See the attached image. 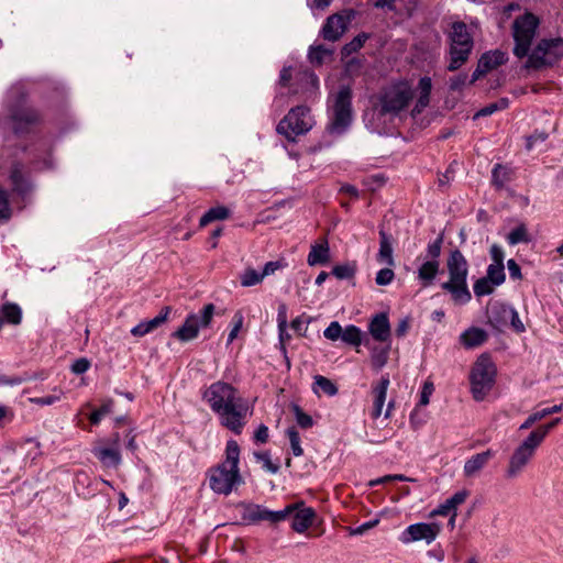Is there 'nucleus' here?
<instances>
[{
    "label": "nucleus",
    "instance_id": "22",
    "mask_svg": "<svg viewBox=\"0 0 563 563\" xmlns=\"http://www.w3.org/2000/svg\"><path fill=\"white\" fill-rule=\"evenodd\" d=\"M432 89V82L429 77H422L418 84L419 96L415 107L412 108L410 115L417 117L420 114L430 102V95Z\"/></svg>",
    "mask_w": 563,
    "mask_h": 563
},
{
    "label": "nucleus",
    "instance_id": "62",
    "mask_svg": "<svg viewBox=\"0 0 563 563\" xmlns=\"http://www.w3.org/2000/svg\"><path fill=\"white\" fill-rule=\"evenodd\" d=\"M490 257H492V261H493L492 264H494V265H504L505 254H504V250L499 245L494 244L490 247Z\"/></svg>",
    "mask_w": 563,
    "mask_h": 563
},
{
    "label": "nucleus",
    "instance_id": "57",
    "mask_svg": "<svg viewBox=\"0 0 563 563\" xmlns=\"http://www.w3.org/2000/svg\"><path fill=\"white\" fill-rule=\"evenodd\" d=\"M308 319H305L303 316H299L291 321L290 327L299 335H305L308 329Z\"/></svg>",
    "mask_w": 563,
    "mask_h": 563
},
{
    "label": "nucleus",
    "instance_id": "9",
    "mask_svg": "<svg viewBox=\"0 0 563 563\" xmlns=\"http://www.w3.org/2000/svg\"><path fill=\"white\" fill-rule=\"evenodd\" d=\"M216 312L213 303H207L198 313L187 316L184 324L173 333V336L181 342H188L198 336L200 329H206L211 324Z\"/></svg>",
    "mask_w": 563,
    "mask_h": 563
},
{
    "label": "nucleus",
    "instance_id": "38",
    "mask_svg": "<svg viewBox=\"0 0 563 563\" xmlns=\"http://www.w3.org/2000/svg\"><path fill=\"white\" fill-rule=\"evenodd\" d=\"M342 341L358 346L362 342V332L355 325H349L342 331Z\"/></svg>",
    "mask_w": 563,
    "mask_h": 563
},
{
    "label": "nucleus",
    "instance_id": "64",
    "mask_svg": "<svg viewBox=\"0 0 563 563\" xmlns=\"http://www.w3.org/2000/svg\"><path fill=\"white\" fill-rule=\"evenodd\" d=\"M90 367V362L87 358H78L71 365V371L75 374H84L87 372Z\"/></svg>",
    "mask_w": 563,
    "mask_h": 563
},
{
    "label": "nucleus",
    "instance_id": "2",
    "mask_svg": "<svg viewBox=\"0 0 563 563\" xmlns=\"http://www.w3.org/2000/svg\"><path fill=\"white\" fill-rule=\"evenodd\" d=\"M449 280L441 288L451 295L456 305H465L472 299L467 287L468 263L460 250H452L446 258Z\"/></svg>",
    "mask_w": 563,
    "mask_h": 563
},
{
    "label": "nucleus",
    "instance_id": "14",
    "mask_svg": "<svg viewBox=\"0 0 563 563\" xmlns=\"http://www.w3.org/2000/svg\"><path fill=\"white\" fill-rule=\"evenodd\" d=\"M239 397L238 390L232 385L221 380L211 384L203 393V399L213 412L219 411Z\"/></svg>",
    "mask_w": 563,
    "mask_h": 563
},
{
    "label": "nucleus",
    "instance_id": "20",
    "mask_svg": "<svg viewBox=\"0 0 563 563\" xmlns=\"http://www.w3.org/2000/svg\"><path fill=\"white\" fill-rule=\"evenodd\" d=\"M371 335L379 342L388 341L390 336V324L386 313H378L373 317L368 327Z\"/></svg>",
    "mask_w": 563,
    "mask_h": 563
},
{
    "label": "nucleus",
    "instance_id": "3",
    "mask_svg": "<svg viewBox=\"0 0 563 563\" xmlns=\"http://www.w3.org/2000/svg\"><path fill=\"white\" fill-rule=\"evenodd\" d=\"M353 119L352 92L349 87H341L330 97V120L327 130L330 134L341 135Z\"/></svg>",
    "mask_w": 563,
    "mask_h": 563
},
{
    "label": "nucleus",
    "instance_id": "61",
    "mask_svg": "<svg viewBox=\"0 0 563 563\" xmlns=\"http://www.w3.org/2000/svg\"><path fill=\"white\" fill-rule=\"evenodd\" d=\"M453 512H456L453 507L450 505V503L448 501V499L439 505L435 509H433L430 514V517H435V516H448V515H452Z\"/></svg>",
    "mask_w": 563,
    "mask_h": 563
},
{
    "label": "nucleus",
    "instance_id": "52",
    "mask_svg": "<svg viewBox=\"0 0 563 563\" xmlns=\"http://www.w3.org/2000/svg\"><path fill=\"white\" fill-rule=\"evenodd\" d=\"M277 324H278L279 340L282 343H284L285 328H287V306L285 303H282L278 307Z\"/></svg>",
    "mask_w": 563,
    "mask_h": 563
},
{
    "label": "nucleus",
    "instance_id": "24",
    "mask_svg": "<svg viewBox=\"0 0 563 563\" xmlns=\"http://www.w3.org/2000/svg\"><path fill=\"white\" fill-rule=\"evenodd\" d=\"M330 261V249L327 240L311 245L307 262L310 266L327 264Z\"/></svg>",
    "mask_w": 563,
    "mask_h": 563
},
{
    "label": "nucleus",
    "instance_id": "25",
    "mask_svg": "<svg viewBox=\"0 0 563 563\" xmlns=\"http://www.w3.org/2000/svg\"><path fill=\"white\" fill-rule=\"evenodd\" d=\"M487 338L488 335L483 329L473 327L464 331L460 340L466 349H474L482 345Z\"/></svg>",
    "mask_w": 563,
    "mask_h": 563
},
{
    "label": "nucleus",
    "instance_id": "45",
    "mask_svg": "<svg viewBox=\"0 0 563 563\" xmlns=\"http://www.w3.org/2000/svg\"><path fill=\"white\" fill-rule=\"evenodd\" d=\"M356 268L354 264L336 265L332 269V274L338 279H349L355 275Z\"/></svg>",
    "mask_w": 563,
    "mask_h": 563
},
{
    "label": "nucleus",
    "instance_id": "7",
    "mask_svg": "<svg viewBox=\"0 0 563 563\" xmlns=\"http://www.w3.org/2000/svg\"><path fill=\"white\" fill-rule=\"evenodd\" d=\"M473 48V40L467 27L462 22L452 25L450 64L448 69L454 71L459 69L467 59Z\"/></svg>",
    "mask_w": 563,
    "mask_h": 563
},
{
    "label": "nucleus",
    "instance_id": "11",
    "mask_svg": "<svg viewBox=\"0 0 563 563\" xmlns=\"http://www.w3.org/2000/svg\"><path fill=\"white\" fill-rule=\"evenodd\" d=\"M538 20L533 14H525L515 20L514 38L516 42L514 54L521 58L528 54L531 42L536 35Z\"/></svg>",
    "mask_w": 563,
    "mask_h": 563
},
{
    "label": "nucleus",
    "instance_id": "34",
    "mask_svg": "<svg viewBox=\"0 0 563 563\" xmlns=\"http://www.w3.org/2000/svg\"><path fill=\"white\" fill-rule=\"evenodd\" d=\"M229 217V210L223 207H214L208 210L199 221L200 227H206L207 224L216 221V220H224Z\"/></svg>",
    "mask_w": 563,
    "mask_h": 563
},
{
    "label": "nucleus",
    "instance_id": "16",
    "mask_svg": "<svg viewBox=\"0 0 563 563\" xmlns=\"http://www.w3.org/2000/svg\"><path fill=\"white\" fill-rule=\"evenodd\" d=\"M352 18V11L334 13L328 16L321 30L322 37L330 42L340 40L347 30V24L351 22Z\"/></svg>",
    "mask_w": 563,
    "mask_h": 563
},
{
    "label": "nucleus",
    "instance_id": "63",
    "mask_svg": "<svg viewBox=\"0 0 563 563\" xmlns=\"http://www.w3.org/2000/svg\"><path fill=\"white\" fill-rule=\"evenodd\" d=\"M467 82V75L460 74L450 80V89L453 91L461 90Z\"/></svg>",
    "mask_w": 563,
    "mask_h": 563
},
{
    "label": "nucleus",
    "instance_id": "6",
    "mask_svg": "<svg viewBox=\"0 0 563 563\" xmlns=\"http://www.w3.org/2000/svg\"><path fill=\"white\" fill-rule=\"evenodd\" d=\"M314 124L310 109L298 106L289 110L285 118L278 123L277 132L289 141L309 132Z\"/></svg>",
    "mask_w": 563,
    "mask_h": 563
},
{
    "label": "nucleus",
    "instance_id": "26",
    "mask_svg": "<svg viewBox=\"0 0 563 563\" xmlns=\"http://www.w3.org/2000/svg\"><path fill=\"white\" fill-rule=\"evenodd\" d=\"M269 509L261 505H245L243 507L242 518L249 523H256L268 520Z\"/></svg>",
    "mask_w": 563,
    "mask_h": 563
},
{
    "label": "nucleus",
    "instance_id": "54",
    "mask_svg": "<svg viewBox=\"0 0 563 563\" xmlns=\"http://www.w3.org/2000/svg\"><path fill=\"white\" fill-rule=\"evenodd\" d=\"M287 266V263L284 258L277 260V261H271L267 262L264 265V268L262 271L264 278L271 275H274L278 269H283Z\"/></svg>",
    "mask_w": 563,
    "mask_h": 563
},
{
    "label": "nucleus",
    "instance_id": "30",
    "mask_svg": "<svg viewBox=\"0 0 563 563\" xmlns=\"http://www.w3.org/2000/svg\"><path fill=\"white\" fill-rule=\"evenodd\" d=\"M506 310H514V308L507 305L493 306L488 316L489 322L498 329L507 325L510 318L506 314Z\"/></svg>",
    "mask_w": 563,
    "mask_h": 563
},
{
    "label": "nucleus",
    "instance_id": "1",
    "mask_svg": "<svg viewBox=\"0 0 563 563\" xmlns=\"http://www.w3.org/2000/svg\"><path fill=\"white\" fill-rule=\"evenodd\" d=\"M240 448L236 441L230 440L225 448V459L209 471L210 488L221 495H229L243 479L239 468Z\"/></svg>",
    "mask_w": 563,
    "mask_h": 563
},
{
    "label": "nucleus",
    "instance_id": "46",
    "mask_svg": "<svg viewBox=\"0 0 563 563\" xmlns=\"http://www.w3.org/2000/svg\"><path fill=\"white\" fill-rule=\"evenodd\" d=\"M112 408H113V400L108 399L107 401H104L99 409L95 410L90 415L89 419H90L91 423L98 424L104 416L109 415L112 411Z\"/></svg>",
    "mask_w": 563,
    "mask_h": 563
},
{
    "label": "nucleus",
    "instance_id": "8",
    "mask_svg": "<svg viewBox=\"0 0 563 563\" xmlns=\"http://www.w3.org/2000/svg\"><path fill=\"white\" fill-rule=\"evenodd\" d=\"M540 444L530 435H528L510 454L505 477L507 479H516L519 477L532 461Z\"/></svg>",
    "mask_w": 563,
    "mask_h": 563
},
{
    "label": "nucleus",
    "instance_id": "60",
    "mask_svg": "<svg viewBox=\"0 0 563 563\" xmlns=\"http://www.w3.org/2000/svg\"><path fill=\"white\" fill-rule=\"evenodd\" d=\"M468 496V492L463 489L460 492H456L452 497L448 498V501L453 507V509L456 511V508L462 505Z\"/></svg>",
    "mask_w": 563,
    "mask_h": 563
},
{
    "label": "nucleus",
    "instance_id": "40",
    "mask_svg": "<svg viewBox=\"0 0 563 563\" xmlns=\"http://www.w3.org/2000/svg\"><path fill=\"white\" fill-rule=\"evenodd\" d=\"M561 419L560 418H555L553 419L551 422L547 423V424H543V426H540L539 428H537L536 430L531 431L530 432V437L533 438L540 445L542 444V442L544 441L545 437L548 435V433L555 427L560 423Z\"/></svg>",
    "mask_w": 563,
    "mask_h": 563
},
{
    "label": "nucleus",
    "instance_id": "32",
    "mask_svg": "<svg viewBox=\"0 0 563 563\" xmlns=\"http://www.w3.org/2000/svg\"><path fill=\"white\" fill-rule=\"evenodd\" d=\"M1 317L3 322L19 324L22 319L21 308L16 303L7 302L1 307Z\"/></svg>",
    "mask_w": 563,
    "mask_h": 563
},
{
    "label": "nucleus",
    "instance_id": "18",
    "mask_svg": "<svg viewBox=\"0 0 563 563\" xmlns=\"http://www.w3.org/2000/svg\"><path fill=\"white\" fill-rule=\"evenodd\" d=\"M296 510L290 516L292 518L291 528L298 532H305L316 519V511L311 507H307L303 501L294 503Z\"/></svg>",
    "mask_w": 563,
    "mask_h": 563
},
{
    "label": "nucleus",
    "instance_id": "53",
    "mask_svg": "<svg viewBox=\"0 0 563 563\" xmlns=\"http://www.w3.org/2000/svg\"><path fill=\"white\" fill-rule=\"evenodd\" d=\"M442 243L443 235L441 234L433 242L428 244L427 254L428 257L430 258L429 261H438L441 254Z\"/></svg>",
    "mask_w": 563,
    "mask_h": 563
},
{
    "label": "nucleus",
    "instance_id": "28",
    "mask_svg": "<svg viewBox=\"0 0 563 563\" xmlns=\"http://www.w3.org/2000/svg\"><path fill=\"white\" fill-rule=\"evenodd\" d=\"M508 60L507 53L495 49L492 52H487L483 54L479 58V62H484L485 68L487 71H490L501 65H504Z\"/></svg>",
    "mask_w": 563,
    "mask_h": 563
},
{
    "label": "nucleus",
    "instance_id": "58",
    "mask_svg": "<svg viewBox=\"0 0 563 563\" xmlns=\"http://www.w3.org/2000/svg\"><path fill=\"white\" fill-rule=\"evenodd\" d=\"M506 314L510 318L508 323L511 324L512 329L516 332H523L525 331V325L521 322V320L519 318V314H518V312L515 309L514 310H506Z\"/></svg>",
    "mask_w": 563,
    "mask_h": 563
},
{
    "label": "nucleus",
    "instance_id": "51",
    "mask_svg": "<svg viewBox=\"0 0 563 563\" xmlns=\"http://www.w3.org/2000/svg\"><path fill=\"white\" fill-rule=\"evenodd\" d=\"M255 459L263 463V468L267 472L276 474L279 471V466L272 462L268 452H256L254 453Z\"/></svg>",
    "mask_w": 563,
    "mask_h": 563
},
{
    "label": "nucleus",
    "instance_id": "17",
    "mask_svg": "<svg viewBox=\"0 0 563 563\" xmlns=\"http://www.w3.org/2000/svg\"><path fill=\"white\" fill-rule=\"evenodd\" d=\"M119 442V434L115 433L113 439L109 441L110 446H95L92 453L104 466H118L121 463Z\"/></svg>",
    "mask_w": 563,
    "mask_h": 563
},
{
    "label": "nucleus",
    "instance_id": "44",
    "mask_svg": "<svg viewBox=\"0 0 563 563\" xmlns=\"http://www.w3.org/2000/svg\"><path fill=\"white\" fill-rule=\"evenodd\" d=\"M496 285H493L492 280L488 279L486 276L483 277V278H479L475 284H474V294L477 296V297H482V296H486V295H489L494 291V287Z\"/></svg>",
    "mask_w": 563,
    "mask_h": 563
},
{
    "label": "nucleus",
    "instance_id": "35",
    "mask_svg": "<svg viewBox=\"0 0 563 563\" xmlns=\"http://www.w3.org/2000/svg\"><path fill=\"white\" fill-rule=\"evenodd\" d=\"M10 178L14 189L20 194H26L30 190V185L24 180L22 175V167L20 165H14L12 167Z\"/></svg>",
    "mask_w": 563,
    "mask_h": 563
},
{
    "label": "nucleus",
    "instance_id": "27",
    "mask_svg": "<svg viewBox=\"0 0 563 563\" xmlns=\"http://www.w3.org/2000/svg\"><path fill=\"white\" fill-rule=\"evenodd\" d=\"M380 242L377 260L389 266L394 265L393 246L389 236L383 230L379 231Z\"/></svg>",
    "mask_w": 563,
    "mask_h": 563
},
{
    "label": "nucleus",
    "instance_id": "15",
    "mask_svg": "<svg viewBox=\"0 0 563 563\" xmlns=\"http://www.w3.org/2000/svg\"><path fill=\"white\" fill-rule=\"evenodd\" d=\"M441 526L435 522H418L408 526L399 536V541L404 544L424 541L427 544L432 543L439 533Z\"/></svg>",
    "mask_w": 563,
    "mask_h": 563
},
{
    "label": "nucleus",
    "instance_id": "56",
    "mask_svg": "<svg viewBox=\"0 0 563 563\" xmlns=\"http://www.w3.org/2000/svg\"><path fill=\"white\" fill-rule=\"evenodd\" d=\"M395 277L394 272L390 268H383L376 275V284L379 286H386L393 282Z\"/></svg>",
    "mask_w": 563,
    "mask_h": 563
},
{
    "label": "nucleus",
    "instance_id": "37",
    "mask_svg": "<svg viewBox=\"0 0 563 563\" xmlns=\"http://www.w3.org/2000/svg\"><path fill=\"white\" fill-rule=\"evenodd\" d=\"M389 347L372 349L371 363L378 371L384 367L388 361Z\"/></svg>",
    "mask_w": 563,
    "mask_h": 563
},
{
    "label": "nucleus",
    "instance_id": "5",
    "mask_svg": "<svg viewBox=\"0 0 563 563\" xmlns=\"http://www.w3.org/2000/svg\"><path fill=\"white\" fill-rule=\"evenodd\" d=\"M496 376V367L486 354H482L474 363L471 374V390L475 400H483L492 390Z\"/></svg>",
    "mask_w": 563,
    "mask_h": 563
},
{
    "label": "nucleus",
    "instance_id": "47",
    "mask_svg": "<svg viewBox=\"0 0 563 563\" xmlns=\"http://www.w3.org/2000/svg\"><path fill=\"white\" fill-rule=\"evenodd\" d=\"M508 178L509 177L507 168L501 166L500 164H497L492 172L493 184L497 188H501L508 180Z\"/></svg>",
    "mask_w": 563,
    "mask_h": 563
},
{
    "label": "nucleus",
    "instance_id": "29",
    "mask_svg": "<svg viewBox=\"0 0 563 563\" xmlns=\"http://www.w3.org/2000/svg\"><path fill=\"white\" fill-rule=\"evenodd\" d=\"M440 268L439 261H427L418 269V277L423 286H429L434 280Z\"/></svg>",
    "mask_w": 563,
    "mask_h": 563
},
{
    "label": "nucleus",
    "instance_id": "41",
    "mask_svg": "<svg viewBox=\"0 0 563 563\" xmlns=\"http://www.w3.org/2000/svg\"><path fill=\"white\" fill-rule=\"evenodd\" d=\"M314 385L318 389H320L323 394L328 396H334L338 394L336 386L324 376L317 375L314 377Z\"/></svg>",
    "mask_w": 563,
    "mask_h": 563
},
{
    "label": "nucleus",
    "instance_id": "59",
    "mask_svg": "<svg viewBox=\"0 0 563 563\" xmlns=\"http://www.w3.org/2000/svg\"><path fill=\"white\" fill-rule=\"evenodd\" d=\"M378 522H379L378 519H374V520L364 522L356 528H351L350 534L351 536H361V534L365 533L366 531H368L369 529L376 527L378 525Z\"/></svg>",
    "mask_w": 563,
    "mask_h": 563
},
{
    "label": "nucleus",
    "instance_id": "10",
    "mask_svg": "<svg viewBox=\"0 0 563 563\" xmlns=\"http://www.w3.org/2000/svg\"><path fill=\"white\" fill-rule=\"evenodd\" d=\"M214 413L218 416L222 427L240 434L246 423L247 416H250L252 411L240 396Z\"/></svg>",
    "mask_w": 563,
    "mask_h": 563
},
{
    "label": "nucleus",
    "instance_id": "21",
    "mask_svg": "<svg viewBox=\"0 0 563 563\" xmlns=\"http://www.w3.org/2000/svg\"><path fill=\"white\" fill-rule=\"evenodd\" d=\"M494 452L492 450H486L482 453H477L473 456H471L464 464V475L466 477H473L477 475L489 462L490 459H493Z\"/></svg>",
    "mask_w": 563,
    "mask_h": 563
},
{
    "label": "nucleus",
    "instance_id": "49",
    "mask_svg": "<svg viewBox=\"0 0 563 563\" xmlns=\"http://www.w3.org/2000/svg\"><path fill=\"white\" fill-rule=\"evenodd\" d=\"M292 411L295 413V418L299 427L308 429L313 426L312 418L306 412H303L298 405H292Z\"/></svg>",
    "mask_w": 563,
    "mask_h": 563
},
{
    "label": "nucleus",
    "instance_id": "19",
    "mask_svg": "<svg viewBox=\"0 0 563 563\" xmlns=\"http://www.w3.org/2000/svg\"><path fill=\"white\" fill-rule=\"evenodd\" d=\"M389 383V377L385 375L382 376L380 379L373 386V409L371 411L373 419L379 418L383 413V407L386 401Z\"/></svg>",
    "mask_w": 563,
    "mask_h": 563
},
{
    "label": "nucleus",
    "instance_id": "39",
    "mask_svg": "<svg viewBox=\"0 0 563 563\" xmlns=\"http://www.w3.org/2000/svg\"><path fill=\"white\" fill-rule=\"evenodd\" d=\"M507 241L510 245H516L519 243H528L530 241L528 231L525 224L518 225L508 235Z\"/></svg>",
    "mask_w": 563,
    "mask_h": 563
},
{
    "label": "nucleus",
    "instance_id": "23",
    "mask_svg": "<svg viewBox=\"0 0 563 563\" xmlns=\"http://www.w3.org/2000/svg\"><path fill=\"white\" fill-rule=\"evenodd\" d=\"M169 313H170L169 307L163 308L161 310V312L155 318L147 320V321H143V322L139 323L137 325H135L131 330V333L134 336H143V335L152 332L153 330L158 328L161 324H163L167 320Z\"/></svg>",
    "mask_w": 563,
    "mask_h": 563
},
{
    "label": "nucleus",
    "instance_id": "36",
    "mask_svg": "<svg viewBox=\"0 0 563 563\" xmlns=\"http://www.w3.org/2000/svg\"><path fill=\"white\" fill-rule=\"evenodd\" d=\"M332 49L327 48L323 45L312 46L309 51V59L311 63L321 65L325 59L330 58Z\"/></svg>",
    "mask_w": 563,
    "mask_h": 563
},
{
    "label": "nucleus",
    "instance_id": "42",
    "mask_svg": "<svg viewBox=\"0 0 563 563\" xmlns=\"http://www.w3.org/2000/svg\"><path fill=\"white\" fill-rule=\"evenodd\" d=\"M296 508H297V506H292V504H290V505H287L282 510H277V511L269 510L267 521L271 523H277V522L284 521L292 515V512L296 510Z\"/></svg>",
    "mask_w": 563,
    "mask_h": 563
},
{
    "label": "nucleus",
    "instance_id": "33",
    "mask_svg": "<svg viewBox=\"0 0 563 563\" xmlns=\"http://www.w3.org/2000/svg\"><path fill=\"white\" fill-rule=\"evenodd\" d=\"M264 280L262 271L258 272L255 268L249 266L240 275V283L243 287H252L261 284Z\"/></svg>",
    "mask_w": 563,
    "mask_h": 563
},
{
    "label": "nucleus",
    "instance_id": "12",
    "mask_svg": "<svg viewBox=\"0 0 563 563\" xmlns=\"http://www.w3.org/2000/svg\"><path fill=\"white\" fill-rule=\"evenodd\" d=\"M41 120L38 112L25 100H20L8 110V123L16 134L25 133Z\"/></svg>",
    "mask_w": 563,
    "mask_h": 563
},
{
    "label": "nucleus",
    "instance_id": "31",
    "mask_svg": "<svg viewBox=\"0 0 563 563\" xmlns=\"http://www.w3.org/2000/svg\"><path fill=\"white\" fill-rule=\"evenodd\" d=\"M562 410V405H555L553 407L544 408L540 411L531 413L519 427V430H527L531 428L537 421L544 419L545 417L559 412Z\"/></svg>",
    "mask_w": 563,
    "mask_h": 563
},
{
    "label": "nucleus",
    "instance_id": "55",
    "mask_svg": "<svg viewBox=\"0 0 563 563\" xmlns=\"http://www.w3.org/2000/svg\"><path fill=\"white\" fill-rule=\"evenodd\" d=\"M342 327L339 322L333 321L331 322L328 328L324 330L323 335L331 341H335L339 338H342Z\"/></svg>",
    "mask_w": 563,
    "mask_h": 563
},
{
    "label": "nucleus",
    "instance_id": "48",
    "mask_svg": "<svg viewBox=\"0 0 563 563\" xmlns=\"http://www.w3.org/2000/svg\"><path fill=\"white\" fill-rule=\"evenodd\" d=\"M287 435L290 442L292 454L295 456H301L303 454V450L300 445V437L298 431L295 428H289L287 430Z\"/></svg>",
    "mask_w": 563,
    "mask_h": 563
},
{
    "label": "nucleus",
    "instance_id": "4",
    "mask_svg": "<svg viewBox=\"0 0 563 563\" xmlns=\"http://www.w3.org/2000/svg\"><path fill=\"white\" fill-rule=\"evenodd\" d=\"M413 99V90L408 82L400 81L389 86L379 98L377 112L379 115H398Z\"/></svg>",
    "mask_w": 563,
    "mask_h": 563
},
{
    "label": "nucleus",
    "instance_id": "50",
    "mask_svg": "<svg viewBox=\"0 0 563 563\" xmlns=\"http://www.w3.org/2000/svg\"><path fill=\"white\" fill-rule=\"evenodd\" d=\"M367 38H368L367 34H365V33L358 34L350 43L344 45L343 53L346 55L355 53L364 45V43L366 42Z\"/></svg>",
    "mask_w": 563,
    "mask_h": 563
},
{
    "label": "nucleus",
    "instance_id": "13",
    "mask_svg": "<svg viewBox=\"0 0 563 563\" xmlns=\"http://www.w3.org/2000/svg\"><path fill=\"white\" fill-rule=\"evenodd\" d=\"M563 55V41L560 38L542 41L528 59V67L540 68L552 65Z\"/></svg>",
    "mask_w": 563,
    "mask_h": 563
},
{
    "label": "nucleus",
    "instance_id": "43",
    "mask_svg": "<svg viewBox=\"0 0 563 563\" xmlns=\"http://www.w3.org/2000/svg\"><path fill=\"white\" fill-rule=\"evenodd\" d=\"M486 277L492 280L493 285H501L505 282L504 265L490 264Z\"/></svg>",
    "mask_w": 563,
    "mask_h": 563
}]
</instances>
